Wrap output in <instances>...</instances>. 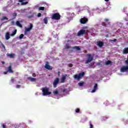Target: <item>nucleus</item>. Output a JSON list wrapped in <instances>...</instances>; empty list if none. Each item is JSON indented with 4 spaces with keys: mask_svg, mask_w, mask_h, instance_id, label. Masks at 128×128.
Returning <instances> with one entry per match:
<instances>
[{
    "mask_svg": "<svg viewBox=\"0 0 128 128\" xmlns=\"http://www.w3.org/2000/svg\"><path fill=\"white\" fill-rule=\"evenodd\" d=\"M86 56L87 60H86L85 64H88L90 62H92V61L94 60V56H92V54H86Z\"/></svg>",
    "mask_w": 128,
    "mask_h": 128,
    "instance_id": "f257e3e1",
    "label": "nucleus"
},
{
    "mask_svg": "<svg viewBox=\"0 0 128 128\" xmlns=\"http://www.w3.org/2000/svg\"><path fill=\"white\" fill-rule=\"evenodd\" d=\"M110 19L105 18L104 19V22H102V24L103 26H106V28H110V22H109Z\"/></svg>",
    "mask_w": 128,
    "mask_h": 128,
    "instance_id": "f03ea898",
    "label": "nucleus"
},
{
    "mask_svg": "<svg viewBox=\"0 0 128 128\" xmlns=\"http://www.w3.org/2000/svg\"><path fill=\"white\" fill-rule=\"evenodd\" d=\"M60 14L58 12L53 14L52 16V20H60Z\"/></svg>",
    "mask_w": 128,
    "mask_h": 128,
    "instance_id": "7ed1b4c3",
    "label": "nucleus"
},
{
    "mask_svg": "<svg viewBox=\"0 0 128 128\" xmlns=\"http://www.w3.org/2000/svg\"><path fill=\"white\" fill-rule=\"evenodd\" d=\"M88 32V30H84V29L80 30L77 33L78 36H84V34H86Z\"/></svg>",
    "mask_w": 128,
    "mask_h": 128,
    "instance_id": "20e7f679",
    "label": "nucleus"
},
{
    "mask_svg": "<svg viewBox=\"0 0 128 128\" xmlns=\"http://www.w3.org/2000/svg\"><path fill=\"white\" fill-rule=\"evenodd\" d=\"M42 92L43 96H50L52 94V92L48 91V88H42Z\"/></svg>",
    "mask_w": 128,
    "mask_h": 128,
    "instance_id": "39448f33",
    "label": "nucleus"
},
{
    "mask_svg": "<svg viewBox=\"0 0 128 128\" xmlns=\"http://www.w3.org/2000/svg\"><path fill=\"white\" fill-rule=\"evenodd\" d=\"M84 76V72H82L79 73L78 74H75L74 75V78L75 80H80L82 78V76Z\"/></svg>",
    "mask_w": 128,
    "mask_h": 128,
    "instance_id": "423d86ee",
    "label": "nucleus"
},
{
    "mask_svg": "<svg viewBox=\"0 0 128 128\" xmlns=\"http://www.w3.org/2000/svg\"><path fill=\"white\" fill-rule=\"evenodd\" d=\"M32 28H34V26L32 25V23H30V28H25L24 34L26 35V34H28V32H30V30H32Z\"/></svg>",
    "mask_w": 128,
    "mask_h": 128,
    "instance_id": "0eeeda50",
    "label": "nucleus"
},
{
    "mask_svg": "<svg viewBox=\"0 0 128 128\" xmlns=\"http://www.w3.org/2000/svg\"><path fill=\"white\" fill-rule=\"evenodd\" d=\"M60 82V78H56L54 81L53 82V86L54 88H56L58 86V84Z\"/></svg>",
    "mask_w": 128,
    "mask_h": 128,
    "instance_id": "6e6552de",
    "label": "nucleus"
},
{
    "mask_svg": "<svg viewBox=\"0 0 128 128\" xmlns=\"http://www.w3.org/2000/svg\"><path fill=\"white\" fill-rule=\"evenodd\" d=\"M88 22V18H86V17L82 18L80 20V22L82 24H86V22Z\"/></svg>",
    "mask_w": 128,
    "mask_h": 128,
    "instance_id": "1a4fd4ad",
    "label": "nucleus"
},
{
    "mask_svg": "<svg viewBox=\"0 0 128 128\" xmlns=\"http://www.w3.org/2000/svg\"><path fill=\"white\" fill-rule=\"evenodd\" d=\"M45 68L46 70H52V67L48 64V62H46L45 64Z\"/></svg>",
    "mask_w": 128,
    "mask_h": 128,
    "instance_id": "9d476101",
    "label": "nucleus"
},
{
    "mask_svg": "<svg viewBox=\"0 0 128 128\" xmlns=\"http://www.w3.org/2000/svg\"><path fill=\"white\" fill-rule=\"evenodd\" d=\"M128 70V66H122L121 68L122 72H124Z\"/></svg>",
    "mask_w": 128,
    "mask_h": 128,
    "instance_id": "9b49d317",
    "label": "nucleus"
},
{
    "mask_svg": "<svg viewBox=\"0 0 128 128\" xmlns=\"http://www.w3.org/2000/svg\"><path fill=\"white\" fill-rule=\"evenodd\" d=\"M67 76L68 75H66V74L62 75V76L61 78V82H64Z\"/></svg>",
    "mask_w": 128,
    "mask_h": 128,
    "instance_id": "f8f14e48",
    "label": "nucleus"
},
{
    "mask_svg": "<svg viewBox=\"0 0 128 128\" xmlns=\"http://www.w3.org/2000/svg\"><path fill=\"white\" fill-rule=\"evenodd\" d=\"M97 90H98V84H96L94 86L93 90H92L91 92L92 93L96 92Z\"/></svg>",
    "mask_w": 128,
    "mask_h": 128,
    "instance_id": "ddd939ff",
    "label": "nucleus"
},
{
    "mask_svg": "<svg viewBox=\"0 0 128 128\" xmlns=\"http://www.w3.org/2000/svg\"><path fill=\"white\" fill-rule=\"evenodd\" d=\"M8 72L10 74H12L14 72V70L12 69V66L10 65L8 68Z\"/></svg>",
    "mask_w": 128,
    "mask_h": 128,
    "instance_id": "4468645a",
    "label": "nucleus"
},
{
    "mask_svg": "<svg viewBox=\"0 0 128 128\" xmlns=\"http://www.w3.org/2000/svg\"><path fill=\"white\" fill-rule=\"evenodd\" d=\"M122 54H128V47L124 48L122 51Z\"/></svg>",
    "mask_w": 128,
    "mask_h": 128,
    "instance_id": "2eb2a0df",
    "label": "nucleus"
},
{
    "mask_svg": "<svg viewBox=\"0 0 128 128\" xmlns=\"http://www.w3.org/2000/svg\"><path fill=\"white\" fill-rule=\"evenodd\" d=\"M5 38H6V40H10V33L8 32H6L5 35Z\"/></svg>",
    "mask_w": 128,
    "mask_h": 128,
    "instance_id": "dca6fc26",
    "label": "nucleus"
},
{
    "mask_svg": "<svg viewBox=\"0 0 128 128\" xmlns=\"http://www.w3.org/2000/svg\"><path fill=\"white\" fill-rule=\"evenodd\" d=\"M98 46L100 48L104 46V42L99 41L98 42Z\"/></svg>",
    "mask_w": 128,
    "mask_h": 128,
    "instance_id": "f3484780",
    "label": "nucleus"
},
{
    "mask_svg": "<svg viewBox=\"0 0 128 128\" xmlns=\"http://www.w3.org/2000/svg\"><path fill=\"white\" fill-rule=\"evenodd\" d=\"M28 80H30V82H36V78H33L32 77H28Z\"/></svg>",
    "mask_w": 128,
    "mask_h": 128,
    "instance_id": "a211bd4d",
    "label": "nucleus"
},
{
    "mask_svg": "<svg viewBox=\"0 0 128 128\" xmlns=\"http://www.w3.org/2000/svg\"><path fill=\"white\" fill-rule=\"evenodd\" d=\"M16 24L20 28H22V24H20V23L18 21L16 22Z\"/></svg>",
    "mask_w": 128,
    "mask_h": 128,
    "instance_id": "6ab92c4d",
    "label": "nucleus"
},
{
    "mask_svg": "<svg viewBox=\"0 0 128 128\" xmlns=\"http://www.w3.org/2000/svg\"><path fill=\"white\" fill-rule=\"evenodd\" d=\"M16 32H17L16 30H15L11 34V36H16Z\"/></svg>",
    "mask_w": 128,
    "mask_h": 128,
    "instance_id": "aec40b11",
    "label": "nucleus"
},
{
    "mask_svg": "<svg viewBox=\"0 0 128 128\" xmlns=\"http://www.w3.org/2000/svg\"><path fill=\"white\" fill-rule=\"evenodd\" d=\"M8 56H10L11 58H14V54H8Z\"/></svg>",
    "mask_w": 128,
    "mask_h": 128,
    "instance_id": "412c9836",
    "label": "nucleus"
},
{
    "mask_svg": "<svg viewBox=\"0 0 128 128\" xmlns=\"http://www.w3.org/2000/svg\"><path fill=\"white\" fill-rule=\"evenodd\" d=\"M112 62L111 60H108L106 62V66H108V64H112Z\"/></svg>",
    "mask_w": 128,
    "mask_h": 128,
    "instance_id": "4be33fe9",
    "label": "nucleus"
},
{
    "mask_svg": "<svg viewBox=\"0 0 128 128\" xmlns=\"http://www.w3.org/2000/svg\"><path fill=\"white\" fill-rule=\"evenodd\" d=\"M73 48L76 50H80V48L78 46H74L73 47Z\"/></svg>",
    "mask_w": 128,
    "mask_h": 128,
    "instance_id": "5701e85b",
    "label": "nucleus"
},
{
    "mask_svg": "<svg viewBox=\"0 0 128 128\" xmlns=\"http://www.w3.org/2000/svg\"><path fill=\"white\" fill-rule=\"evenodd\" d=\"M44 22L46 24H48V18L47 17H46L44 18Z\"/></svg>",
    "mask_w": 128,
    "mask_h": 128,
    "instance_id": "b1692460",
    "label": "nucleus"
},
{
    "mask_svg": "<svg viewBox=\"0 0 128 128\" xmlns=\"http://www.w3.org/2000/svg\"><path fill=\"white\" fill-rule=\"evenodd\" d=\"M28 4V2H22L21 4L22 6H26V4Z\"/></svg>",
    "mask_w": 128,
    "mask_h": 128,
    "instance_id": "393cba45",
    "label": "nucleus"
},
{
    "mask_svg": "<svg viewBox=\"0 0 128 128\" xmlns=\"http://www.w3.org/2000/svg\"><path fill=\"white\" fill-rule=\"evenodd\" d=\"M8 20V18L6 16H4L1 19L2 20Z\"/></svg>",
    "mask_w": 128,
    "mask_h": 128,
    "instance_id": "a878e982",
    "label": "nucleus"
},
{
    "mask_svg": "<svg viewBox=\"0 0 128 128\" xmlns=\"http://www.w3.org/2000/svg\"><path fill=\"white\" fill-rule=\"evenodd\" d=\"M53 94L54 95L58 94V91L56 90L55 91H53Z\"/></svg>",
    "mask_w": 128,
    "mask_h": 128,
    "instance_id": "bb28decb",
    "label": "nucleus"
},
{
    "mask_svg": "<svg viewBox=\"0 0 128 128\" xmlns=\"http://www.w3.org/2000/svg\"><path fill=\"white\" fill-rule=\"evenodd\" d=\"M84 82H79V83H78V84L79 86H84Z\"/></svg>",
    "mask_w": 128,
    "mask_h": 128,
    "instance_id": "cd10ccee",
    "label": "nucleus"
},
{
    "mask_svg": "<svg viewBox=\"0 0 128 128\" xmlns=\"http://www.w3.org/2000/svg\"><path fill=\"white\" fill-rule=\"evenodd\" d=\"M24 36V34H21L19 36L20 40H22V38H23Z\"/></svg>",
    "mask_w": 128,
    "mask_h": 128,
    "instance_id": "c85d7f7f",
    "label": "nucleus"
},
{
    "mask_svg": "<svg viewBox=\"0 0 128 128\" xmlns=\"http://www.w3.org/2000/svg\"><path fill=\"white\" fill-rule=\"evenodd\" d=\"M1 43V46H2V48H4V50H6V46H4V44H2V42H0Z\"/></svg>",
    "mask_w": 128,
    "mask_h": 128,
    "instance_id": "c756f323",
    "label": "nucleus"
},
{
    "mask_svg": "<svg viewBox=\"0 0 128 128\" xmlns=\"http://www.w3.org/2000/svg\"><path fill=\"white\" fill-rule=\"evenodd\" d=\"M39 10H44V6L40 7Z\"/></svg>",
    "mask_w": 128,
    "mask_h": 128,
    "instance_id": "7c9ffc66",
    "label": "nucleus"
},
{
    "mask_svg": "<svg viewBox=\"0 0 128 128\" xmlns=\"http://www.w3.org/2000/svg\"><path fill=\"white\" fill-rule=\"evenodd\" d=\"M80 108H77L76 110V112L77 114H78V112H80Z\"/></svg>",
    "mask_w": 128,
    "mask_h": 128,
    "instance_id": "2f4dec72",
    "label": "nucleus"
},
{
    "mask_svg": "<svg viewBox=\"0 0 128 128\" xmlns=\"http://www.w3.org/2000/svg\"><path fill=\"white\" fill-rule=\"evenodd\" d=\"M65 48H66L67 50L68 49V48H70V46L66 44V46H65Z\"/></svg>",
    "mask_w": 128,
    "mask_h": 128,
    "instance_id": "473e14b6",
    "label": "nucleus"
},
{
    "mask_svg": "<svg viewBox=\"0 0 128 128\" xmlns=\"http://www.w3.org/2000/svg\"><path fill=\"white\" fill-rule=\"evenodd\" d=\"M2 128H6V126L4 124H2Z\"/></svg>",
    "mask_w": 128,
    "mask_h": 128,
    "instance_id": "72a5a7b5",
    "label": "nucleus"
},
{
    "mask_svg": "<svg viewBox=\"0 0 128 128\" xmlns=\"http://www.w3.org/2000/svg\"><path fill=\"white\" fill-rule=\"evenodd\" d=\"M37 16L38 18H40V16H42V14L40 13H38L37 15Z\"/></svg>",
    "mask_w": 128,
    "mask_h": 128,
    "instance_id": "f704fd0d",
    "label": "nucleus"
},
{
    "mask_svg": "<svg viewBox=\"0 0 128 128\" xmlns=\"http://www.w3.org/2000/svg\"><path fill=\"white\" fill-rule=\"evenodd\" d=\"M72 64H68V66L70 67V68H72Z\"/></svg>",
    "mask_w": 128,
    "mask_h": 128,
    "instance_id": "c9c22d12",
    "label": "nucleus"
},
{
    "mask_svg": "<svg viewBox=\"0 0 128 128\" xmlns=\"http://www.w3.org/2000/svg\"><path fill=\"white\" fill-rule=\"evenodd\" d=\"M20 88V84H17V85H16V88Z\"/></svg>",
    "mask_w": 128,
    "mask_h": 128,
    "instance_id": "e433bc0d",
    "label": "nucleus"
},
{
    "mask_svg": "<svg viewBox=\"0 0 128 128\" xmlns=\"http://www.w3.org/2000/svg\"><path fill=\"white\" fill-rule=\"evenodd\" d=\"M62 92H66V88H64L62 90Z\"/></svg>",
    "mask_w": 128,
    "mask_h": 128,
    "instance_id": "4c0bfd02",
    "label": "nucleus"
},
{
    "mask_svg": "<svg viewBox=\"0 0 128 128\" xmlns=\"http://www.w3.org/2000/svg\"><path fill=\"white\" fill-rule=\"evenodd\" d=\"M110 42H116V39H114L113 40H111Z\"/></svg>",
    "mask_w": 128,
    "mask_h": 128,
    "instance_id": "58836bf2",
    "label": "nucleus"
},
{
    "mask_svg": "<svg viewBox=\"0 0 128 128\" xmlns=\"http://www.w3.org/2000/svg\"><path fill=\"white\" fill-rule=\"evenodd\" d=\"M32 76H34V78H36V74H33Z\"/></svg>",
    "mask_w": 128,
    "mask_h": 128,
    "instance_id": "ea45409f",
    "label": "nucleus"
},
{
    "mask_svg": "<svg viewBox=\"0 0 128 128\" xmlns=\"http://www.w3.org/2000/svg\"><path fill=\"white\" fill-rule=\"evenodd\" d=\"M125 64H127V66H128V60H126Z\"/></svg>",
    "mask_w": 128,
    "mask_h": 128,
    "instance_id": "a19ab883",
    "label": "nucleus"
},
{
    "mask_svg": "<svg viewBox=\"0 0 128 128\" xmlns=\"http://www.w3.org/2000/svg\"><path fill=\"white\" fill-rule=\"evenodd\" d=\"M17 14H16V13H14L13 14V16H16Z\"/></svg>",
    "mask_w": 128,
    "mask_h": 128,
    "instance_id": "79ce46f5",
    "label": "nucleus"
},
{
    "mask_svg": "<svg viewBox=\"0 0 128 128\" xmlns=\"http://www.w3.org/2000/svg\"><path fill=\"white\" fill-rule=\"evenodd\" d=\"M90 128H94V126L92 124H90Z\"/></svg>",
    "mask_w": 128,
    "mask_h": 128,
    "instance_id": "37998d69",
    "label": "nucleus"
},
{
    "mask_svg": "<svg viewBox=\"0 0 128 128\" xmlns=\"http://www.w3.org/2000/svg\"><path fill=\"white\" fill-rule=\"evenodd\" d=\"M8 72L6 71V72H4V74H8Z\"/></svg>",
    "mask_w": 128,
    "mask_h": 128,
    "instance_id": "c03bdc74",
    "label": "nucleus"
},
{
    "mask_svg": "<svg viewBox=\"0 0 128 128\" xmlns=\"http://www.w3.org/2000/svg\"><path fill=\"white\" fill-rule=\"evenodd\" d=\"M10 81L14 83V79H11Z\"/></svg>",
    "mask_w": 128,
    "mask_h": 128,
    "instance_id": "a18cd8bd",
    "label": "nucleus"
},
{
    "mask_svg": "<svg viewBox=\"0 0 128 128\" xmlns=\"http://www.w3.org/2000/svg\"><path fill=\"white\" fill-rule=\"evenodd\" d=\"M24 0H19V2H23Z\"/></svg>",
    "mask_w": 128,
    "mask_h": 128,
    "instance_id": "49530a36",
    "label": "nucleus"
},
{
    "mask_svg": "<svg viewBox=\"0 0 128 128\" xmlns=\"http://www.w3.org/2000/svg\"><path fill=\"white\" fill-rule=\"evenodd\" d=\"M60 72H58V76H60Z\"/></svg>",
    "mask_w": 128,
    "mask_h": 128,
    "instance_id": "de8ad7c7",
    "label": "nucleus"
},
{
    "mask_svg": "<svg viewBox=\"0 0 128 128\" xmlns=\"http://www.w3.org/2000/svg\"><path fill=\"white\" fill-rule=\"evenodd\" d=\"M105 2H109L110 0H104Z\"/></svg>",
    "mask_w": 128,
    "mask_h": 128,
    "instance_id": "09e8293b",
    "label": "nucleus"
},
{
    "mask_svg": "<svg viewBox=\"0 0 128 128\" xmlns=\"http://www.w3.org/2000/svg\"><path fill=\"white\" fill-rule=\"evenodd\" d=\"M2 62V64H4V62Z\"/></svg>",
    "mask_w": 128,
    "mask_h": 128,
    "instance_id": "8fccbe9b",
    "label": "nucleus"
},
{
    "mask_svg": "<svg viewBox=\"0 0 128 128\" xmlns=\"http://www.w3.org/2000/svg\"><path fill=\"white\" fill-rule=\"evenodd\" d=\"M127 26H128V22L127 23Z\"/></svg>",
    "mask_w": 128,
    "mask_h": 128,
    "instance_id": "3c124183",
    "label": "nucleus"
},
{
    "mask_svg": "<svg viewBox=\"0 0 128 128\" xmlns=\"http://www.w3.org/2000/svg\"><path fill=\"white\" fill-rule=\"evenodd\" d=\"M12 23H14V22H12Z\"/></svg>",
    "mask_w": 128,
    "mask_h": 128,
    "instance_id": "603ef678",
    "label": "nucleus"
}]
</instances>
